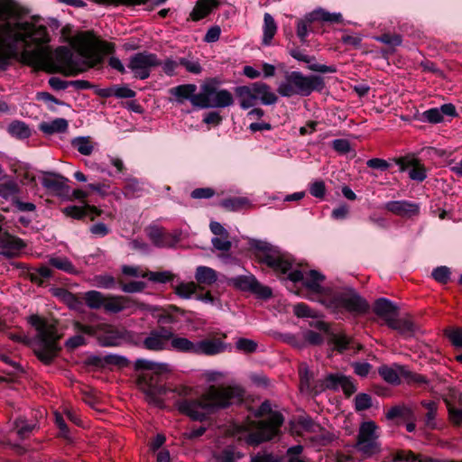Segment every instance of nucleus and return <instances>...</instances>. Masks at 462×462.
Masks as SVG:
<instances>
[{
    "label": "nucleus",
    "mask_w": 462,
    "mask_h": 462,
    "mask_svg": "<svg viewBox=\"0 0 462 462\" xmlns=\"http://www.w3.org/2000/svg\"><path fill=\"white\" fill-rule=\"evenodd\" d=\"M19 11L14 3L0 2V70L10 65L20 46L23 47L22 57L30 64L40 63L44 56L42 46L49 42L47 28L36 25L28 21L11 23V19H18Z\"/></svg>",
    "instance_id": "obj_1"
},
{
    "label": "nucleus",
    "mask_w": 462,
    "mask_h": 462,
    "mask_svg": "<svg viewBox=\"0 0 462 462\" xmlns=\"http://www.w3.org/2000/svg\"><path fill=\"white\" fill-rule=\"evenodd\" d=\"M143 348L160 352L173 350L179 353L202 356H216L230 351L232 346L221 337H205L193 341L173 333L166 327L152 329L142 342Z\"/></svg>",
    "instance_id": "obj_2"
},
{
    "label": "nucleus",
    "mask_w": 462,
    "mask_h": 462,
    "mask_svg": "<svg viewBox=\"0 0 462 462\" xmlns=\"http://www.w3.org/2000/svg\"><path fill=\"white\" fill-rule=\"evenodd\" d=\"M254 247L257 250L258 260L276 273H288L290 281L294 282H302L303 285L311 293L321 294L323 292L324 288L321 283L325 276L315 270L306 273L300 270L291 271L293 262L291 255L267 242L256 241Z\"/></svg>",
    "instance_id": "obj_3"
},
{
    "label": "nucleus",
    "mask_w": 462,
    "mask_h": 462,
    "mask_svg": "<svg viewBox=\"0 0 462 462\" xmlns=\"http://www.w3.org/2000/svg\"><path fill=\"white\" fill-rule=\"evenodd\" d=\"M244 390L239 385L209 386L198 400H182L178 410L193 420H204L216 410L226 408L242 401Z\"/></svg>",
    "instance_id": "obj_4"
},
{
    "label": "nucleus",
    "mask_w": 462,
    "mask_h": 462,
    "mask_svg": "<svg viewBox=\"0 0 462 462\" xmlns=\"http://www.w3.org/2000/svg\"><path fill=\"white\" fill-rule=\"evenodd\" d=\"M325 87L322 77L304 75L300 71L286 72L279 84L277 92L283 97L293 96L309 97L313 91L320 92Z\"/></svg>",
    "instance_id": "obj_5"
},
{
    "label": "nucleus",
    "mask_w": 462,
    "mask_h": 462,
    "mask_svg": "<svg viewBox=\"0 0 462 462\" xmlns=\"http://www.w3.org/2000/svg\"><path fill=\"white\" fill-rule=\"evenodd\" d=\"M134 368L144 371L138 377V384L147 396L154 398L166 393V387L160 383V376L171 372L169 364L137 359L134 362Z\"/></svg>",
    "instance_id": "obj_6"
},
{
    "label": "nucleus",
    "mask_w": 462,
    "mask_h": 462,
    "mask_svg": "<svg viewBox=\"0 0 462 462\" xmlns=\"http://www.w3.org/2000/svg\"><path fill=\"white\" fill-rule=\"evenodd\" d=\"M28 322L37 331L38 348L35 349L37 356L42 360L51 361L56 354L59 338L55 326L36 314L29 316Z\"/></svg>",
    "instance_id": "obj_7"
},
{
    "label": "nucleus",
    "mask_w": 462,
    "mask_h": 462,
    "mask_svg": "<svg viewBox=\"0 0 462 462\" xmlns=\"http://www.w3.org/2000/svg\"><path fill=\"white\" fill-rule=\"evenodd\" d=\"M235 94L240 107L244 110L254 107L258 100L265 106L273 105L278 100L271 87L263 82H254L249 86L236 87Z\"/></svg>",
    "instance_id": "obj_8"
},
{
    "label": "nucleus",
    "mask_w": 462,
    "mask_h": 462,
    "mask_svg": "<svg viewBox=\"0 0 462 462\" xmlns=\"http://www.w3.org/2000/svg\"><path fill=\"white\" fill-rule=\"evenodd\" d=\"M255 415L262 417L268 415V419L259 421L257 431L250 434L247 439L249 444H260L274 438L283 423V417L279 411H273L269 402H263L257 409Z\"/></svg>",
    "instance_id": "obj_9"
},
{
    "label": "nucleus",
    "mask_w": 462,
    "mask_h": 462,
    "mask_svg": "<svg viewBox=\"0 0 462 462\" xmlns=\"http://www.w3.org/2000/svg\"><path fill=\"white\" fill-rule=\"evenodd\" d=\"M380 436L379 427L374 421H363L357 432L355 444L356 450L364 458H372L379 455L382 451Z\"/></svg>",
    "instance_id": "obj_10"
},
{
    "label": "nucleus",
    "mask_w": 462,
    "mask_h": 462,
    "mask_svg": "<svg viewBox=\"0 0 462 462\" xmlns=\"http://www.w3.org/2000/svg\"><path fill=\"white\" fill-rule=\"evenodd\" d=\"M217 79H208L200 87V100L198 108H225L234 104L232 93L225 88H218Z\"/></svg>",
    "instance_id": "obj_11"
},
{
    "label": "nucleus",
    "mask_w": 462,
    "mask_h": 462,
    "mask_svg": "<svg viewBox=\"0 0 462 462\" xmlns=\"http://www.w3.org/2000/svg\"><path fill=\"white\" fill-rule=\"evenodd\" d=\"M314 22L330 24L343 23L344 18L341 13H330L322 7H317L311 12L305 14L302 18L298 19L296 22V34L301 43H306L309 33L311 31V24Z\"/></svg>",
    "instance_id": "obj_12"
},
{
    "label": "nucleus",
    "mask_w": 462,
    "mask_h": 462,
    "mask_svg": "<svg viewBox=\"0 0 462 462\" xmlns=\"http://www.w3.org/2000/svg\"><path fill=\"white\" fill-rule=\"evenodd\" d=\"M328 307L334 311L346 310L354 314L365 313L369 304L352 289L336 293L328 301Z\"/></svg>",
    "instance_id": "obj_13"
},
{
    "label": "nucleus",
    "mask_w": 462,
    "mask_h": 462,
    "mask_svg": "<svg viewBox=\"0 0 462 462\" xmlns=\"http://www.w3.org/2000/svg\"><path fill=\"white\" fill-rule=\"evenodd\" d=\"M378 373L386 383L391 384H400L402 378L410 384L429 385V381L424 375L411 372L406 365L398 364L391 366L382 365L378 368Z\"/></svg>",
    "instance_id": "obj_14"
},
{
    "label": "nucleus",
    "mask_w": 462,
    "mask_h": 462,
    "mask_svg": "<svg viewBox=\"0 0 462 462\" xmlns=\"http://www.w3.org/2000/svg\"><path fill=\"white\" fill-rule=\"evenodd\" d=\"M161 66V60L154 53L140 51L129 58L128 69L134 77L139 79H146L150 77L153 68Z\"/></svg>",
    "instance_id": "obj_15"
},
{
    "label": "nucleus",
    "mask_w": 462,
    "mask_h": 462,
    "mask_svg": "<svg viewBox=\"0 0 462 462\" xmlns=\"http://www.w3.org/2000/svg\"><path fill=\"white\" fill-rule=\"evenodd\" d=\"M231 283L243 291L255 294L259 299L267 300L272 296V290L267 286L262 285L252 274L234 277L231 280Z\"/></svg>",
    "instance_id": "obj_16"
},
{
    "label": "nucleus",
    "mask_w": 462,
    "mask_h": 462,
    "mask_svg": "<svg viewBox=\"0 0 462 462\" xmlns=\"http://www.w3.org/2000/svg\"><path fill=\"white\" fill-rule=\"evenodd\" d=\"M401 171L409 170V177L412 180L422 182L427 178L425 167L420 164L417 158L411 155L398 158L395 161Z\"/></svg>",
    "instance_id": "obj_17"
},
{
    "label": "nucleus",
    "mask_w": 462,
    "mask_h": 462,
    "mask_svg": "<svg viewBox=\"0 0 462 462\" xmlns=\"http://www.w3.org/2000/svg\"><path fill=\"white\" fill-rule=\"evenodd\" d=\"M140 305L134 299L126 296L110 295L106 297L104 310L108 313H119L121 311L131 310H136Z\"/></svg>",
    "instance_id": "obj_18"
},
{
    "label": "nucleus",
    "mask_w": 462,
    "mask_h": 462,
    "mask_svg": "<svg viewBox=\"0 0 462 462\" xmlns=\"http://www.w3.org/2000/svg\"><path fill=\"white\" fill-rule=\"evenodd\" d=\"M197 86L195 84H183L170 89V94L174 97L176 102L182 104L189 100L194 107H198L200 93L197 94Z\"/></svg>",
    "instance_id": "obj_19"
},
{
    "label": "nucleus",
    "mask_w": 462,
    "mask_h": 462,
    "mask_svg": "<svg viewBox=\"0 0 462 462\" xmlns=\"http://www.w3.org/2000/svg\"><path fill=\"white\" fill-rule=\"evenodd\" d=\"M383 208L394 215L411 217L420 213V205L408 200H392L384 204Z\"/></svg>",
    "instance_id": "obj_20"
},
{
    "label": "nucleus",
    "mask_w": 462,
    "mask_h": 462,
    "mask_svg": "<svg viewBox=\"0 0 462 462\" xmlns=\"http://www.w3.org/2000/svg\"><path fill=\"white\" fill-rule=\"evenodd\" d=\"M345 375L341 374H328L322 380L318 381L313 386L314 394H319L326 390L338 391L342 385Z\"/></svg>",
    "instance_id": "obj_21"
},
{
    "label": "nucleus",
    "mask_w": 462,
    "mask_h": 462,
    "mask_svg": "<svg viewBox=\"0 0 462 462\" xmlns=\"http://www.w3.org/2000/svg\"><path fill=\"white\" fill-rule=\"evenodd\" d=\"M0 246L3 248L4 255L13 257L25 247V244L21 238L7 235L0 238Z\"/></svg>",
    "instance_id": "obj_22"
},
{
    "label": "nucleus",
    "mask_w": 462,
    "mask_h": 462,
    "mask_svg": "<svg viewBox=\"0 0 462 462\" xmlns=\"http://www.w3.org/2000/svg\"><path fill=\"white\" fill-rule=\"evenodd\" d=\"M68 181L66 177L53 172H44L41 180L45 189L54 192L63 191L67 188L66 182Z\"/></svg>",
    "instance_id": "obj_23"
},
{
    "label": "nucleus",
    "mask_w": 462,
    "mask_h": 462,
    "mask_svg": "<svg viewBox=\"0 0 462 462\" xmlns=\"http://www.w3.org/2000/svg\"><path fill=\"white\" fill-rule=\"evenodd\" d=\"M374 311L379 317L383 318L388 324L389 319L396 317L397 306L386 298H379L374 302Z\"/></svg>",
    "instance_id": "obj_24"
},
{
    "label": "nucleus",
    "mask_w": 462,
    "mask_h": 462,
    "mask_svg": "<svg viewBox=\"0 0 462 462\" xmlns=\"http://www.w3.org/2000/svg\"><path fill=\"white\" fill-rule=\"evenodd\" d=\"M218 5V0H198L190 13V18L195 22L199 21L208 16Z\"/></svg>",
    "instance_id": "obj_25"
},
{
    "label": "nucleus",
    "mask_w": 462,
    "mask_h": 462,
    "mask_svg": "<svg viewBox=\"0 0 462 462\" xmlns=\"http://www.w3.org/2000/svg\"><path fill=\"white\" fill-rule=\"evenodd\" d=\"M420 405L426 409L424 423L425 426L430 430H435L438 428L437 417L439 410V402L435 401L423 400L420 402Z\"/></svg>",
    "instance_id": "obj_26"
},
{
    "label": "nucleus",
    "mask_w": 462,
    "mask_h": 462,
    "mask_svg": "<svg viewBox=\"0 0 462 462\" xmlns=\"http://www.w3.org/2000/svg\"><path fill=\"white\" fill-rule=\"evenodd\" d=\"M69 127L68 121L64 118H56L51 122H42L40 125V130L45 134H62L67 132Z\"/></svg>",
    "instance_id": "obj_27"
},
{
    "label": "nucleus",
    "mask_w": 462,
    "mask_h": 462,
    "mask_svg": "<svg viewBox=\"0 0 462 462\" xmlns=\"http://www.w3.org/2000/svg\"><path fill=\"white\" fill-rule=\"evenodd\" d=\"M20 193V187L16 180L8 179L0 183V197L5 200L14 201Z\"/></svg>",
    "instance_id": "obj_28"
},
{
    "label": "nucleus",
    "mask_w": 462,
    "mask_h": 462,
    "mask_svg": "<svg viewBox=\"0 0 462 462\" xmlns=\"http://www.w3.org/2000/svg\"><path fill=\"white\" fill-rule=\"evenodd\" d=\"M277 32V24L274 18L268 13L264 14L263 16V44L269 46L272 43L275 33Z\"/></svg>",
    "instance_id": "obj_29"
},
{
    "label": "nucleus",
    "mask_w": 462,
    "mask_h": 462,
    "mask_svg": "<svg viewBox=\"0 0 462 462\" xmlns=\"http://www.w3.org/2000/svg\"><path fill=\"white\" fill-rule=\"evenodd\" d=\"M195 279L199 284L211 285L217 280V272L208 266H199L195 272Z\"/></svg>",
    "instance_id": "obj_30"
},
{
    "label": "nucleus",
    "mask_w": 462,
    "mask_h": 462,
    "mask_svg": "<svg viewBox=\"0 0 462 462\" xmlns=\"http://www.w3.org/2000/svg\"><path fill=\"white\" fill-rule=\"evenodd\" d=\"M86 305L92 310L104 308L106 296L98 291H88L83 297Z\"/></svg>",
    "instance_id": "obj_31"
},
{
    "label": "nucleus",
    "mask_w": 462,
    "mask_h": 462,
    "mask_svg": "<svg viewBox=\"0 0 462 462\" xmlns=\"http://www.w3.org/2000/svg\"><path fill=\"white\" fill-rule=\"evenodd\" d=\"M387 325L404 336H411L415 328L414 324L411 320L397 319L395 317L393 319H389Z\"/></svg>",
    "instance_id": "obj_32"
},
{
    "label": "nucleus",
    "mask_w": 462,
    "mask_h": 462,
    "mask_svg": "<svg viewBox=\"0 0 462 462\" xmlns=\"http://www.w3.org/2000/svg\"><path fill=\"white\" fill-rule=\"evenodd\" d=\"M90 284L100 289L110 290L116 286V279L108 273L94 275L90 280Z\"/></svg>",
    "instance_id": "obj_33"
},
{
    "label": "nucleus",
    "mask_w": 462,
    "mask_h": 462,
    "mask_svg": "<svg viewBox=\"0 0 462 462\" xmlns=\"http://www.w3.org/2000/svg\"><path fill=\"white\" fill-rule=\"evenodd\" d=\"M8 132L12 136L18 139H26L31 135V130L28 125L21 121H14L8 126Z\"/></svg>",
    "instance_id": "obj_34"
},
{
    "label": "nucleus",
    "mask_w": 462,
    "mask_h": 462,
    "mask_svg": "<svg viewBox=\"0 0 462 462\" xmlns=\"http://www.w3.org/2000/svg\"><path fill=\"white\" fill-rule=\"evenodd\" d=\"M147 235L150 240L157 246H168L170 245L166 242V235L163 233L162 229L157 226H150L147 228Z\"/></svg>",
    "instance_id": "obj_35"
},
{
    "label": "nucleus",
    "mask_w": 462,
    "mask_h": 462,
    "mask_svg": "<svg viewBox=\"0 0 462 462\" xmlns=\"http://www.w3.org/2000/svg\"><path fill=\"white\" fill-rule=\"evenodd\" d=\"M92 210L96 211L97 208L95 207H90L88 205L84 206H69L63 208V213L75 219H80L83 218L85 216H87L88 211Z\"/></svg>",
    "instance_id": "obj_36"
},
{
    "label": "nucleus",
    "mask_w": 462,
    "mask_h": 462,
    "mask_svg": "<svg viewBox=\"0 0 462 462\" xmlns=\"http://www.w3.org/2000/svg\"><path fill=\"white\" fill-rule=\"evenodd\" d=\"M242 457L243 454L237 451L234 447L227 446L216 456V458L218 462H236Z\"/></svg>",
    "instance_id": "obj_37"
},
{
    "label": "nucleus",
    "mask_w": 462,
    "mask_h": 462,
    "mask_svg": "<svg viewBox=\"0 0 462 462\" xmlns=\"http://www.w3.org/2000/svg\"><path fill=\"white\" fill-rule=\"evenodd\" d=\"M51 266L56 269L64 271L68 273H76L77 270L72 263L67 257H51L49 260Z\"/></svg>",
    "instance_id": "obj_38"
},
{
    "label": "nucleus",
    "mask_w": 462,
    "mask_h": 462,
    "mask_svg": "<svg viewBox=\"0 0 462 462\" xmlns=\"http://www.w3.org/2000/svg\"><path fill=\"white\" fill-rule=\"evenodd\" d=\"M197 285L195 282H180L176 285L174 291L182 299H190L191 296L196 292Z\"/></svg>",
    "instance_id": "obj_39"
},
{
    "label": "nucleus",
    "mask_w": 462,
    "mask_h": 462,
    "mask_svg": "<svg viewBox=\"0 0 462 462\" xmlns=\"http://www.w3.org/2000/svg\"><path fill=\"white\" fill-rule=\"evenodd\" d=\"M72 146L83 155H90L93 152V145L88 137H77L72 141Z\"/></svg>",
    "instance_id": "obj_40"
},
{
    "label": "nucleus",
    "mask_w": 462,
    "mask_h": 462,
    "mask_svg": "<svg viewBox=\"0 0 462 462\" xmlns=\"http://www.w3.org/2000/svg\"><path fill=\"white\" fill-rule=\"evenodd\" d=\"M142 277L148 278L149 281L157 283H166L171 281L174 277L173 273L170 271L163 272H149L143 274Z\"/></svg>",
    "instance_id": "obj_41"
},
{
    "label": "nucleus",
    "mask_w": 462,
    "mask_h": 462,
    "mask_svg": "<svg viewBox=\"0 0 462 462\" xmlns=\"http://www.w3.org/2000/svg\"><path fill=\"white\" fill-rule=\"evenodd\" d=\"M180 65L183 66L189 73L194 75H199L203 70L199 60H195L193 58H180Z\"/></svg>",
    "instance_id": "obj_42"
},
{
    "label": "nucleus",
    "mask_w": 462,
    "mask_h": 462,
    "mask_svg": "<svg viewBox=\"0 0 462 462\" xmlns=\"http://www.w3.org/2000/svg\"><path fill=\"white\" fill-rule=\"evenodd\" d=\"M257 342L253 339L240 337L236 342V348L243 353L251 354L256 351Z\"/></svg>",
    "instance_id": "obj_43"
},
{
    "label": "nucleus",
    "mask_w": 462,
    "mask_h": 462,
    "mask_svg": "<svg viewBox=\"0 0 462 462\" xmlns=\"http://www.w3.org/2000/svg\"><path fill=\"white\" fill-rule=\"evenodd\" d=\"M393 462H431L428 459H422L410 450H401L396 453Z\"/></svg>",
    "instance_id": "obj_44"
},
{
    "label": "nucleus",
    "mask_w": 462,
    "mask_h": 462,
    "mask_svg": "<svg viewBox=\"0 0 462 462\" xmlns=\"http://www.w3.org/2000/svg\"><path fill=\"white\" fill-rule=\"evenodd\" d=\"M329 343L334 346L338 351L342 352L347 349L350 339L342 333L332 334L329 338Z\"/></svg>",
    "instance_id": "obj_45"
},
{
    "label": "nucleus",
    "mask_w": 462,
    "mask_h": 462,
    "mask_svg": "<svg viewBox=\"0 0 462 462\" xmlns=\"http://www.w3.org/2000/svg\"><path fill=\"white\" fill-rule=\"evenodd\" d=\"M303 446L295 445L290 447L286 451L287 462H308L302 456Z\"/></svg>",
    "instance_id": "obj_46"
},
{
    "label": "nucleus",
    "mask_w": 462,
    "mask_h": 462,
    "mask_svg": "<svg viewBox=\"0 0 462 462\" xmlns=\"http://www.w3.org/2000/svg\"><path fill=\"white\" fill-rule=\"evenodd\" d=\"M249 200L246 198L236 197L224 199L221 202L222 207L230 210H238L247 205Z\"/></svg>",
    "instance_id": "obj_47"
},
{
    "label": "nucleus",
    "mask_w": 462,
    "mask_h": 462,
    "mask_svg": "<svg viewBox=\"0 0 462 462\" xmlns=\"http://www.w3.org/2000/svg\"><path fill=\"white\" fill-rule=\"evenodd\" d=\"M450 274H451L450 269L444 265L439 266V267L433 269L432 273H431V275L435 281H437L439 283H443V284H446L449 282Z\"/></svg>",
    "instance_id": "obj_48"
},
{
    "label": "nucleus",
    "mask_w": 462,
    "mask_h": 462,
    "mask_svg": "<svg viewBox=\"0 0 462 462\" xmlns=\"http://www.w3.org/2000/svg\"><path fill=\"white\" fill-rule=\"evenodd\" d=\"M211 243L216 250L221 252H228L232 246L231 242L228 240V234L213 237Z\"/></svg>",
    "instance_id": "obj_49"
},
{
    "label": "nucleus",
    "mask_w": 462,
    "mask_h": 462,
    "mask_svg": "<svg viewBox=\"0 0 462 462\" xmlns=\"http://www.w3.org/2000/svg\"><path fill=\"white\" fill-rule=\"evenodd\" d=\"M422 116L425 122H429L431 124H439L444 120L439 107H434L426 110L425 112H423Z\"/></svg>",
    "instance_id": "obj_50"
},
{
    "label": "nucleus",
    "mask_w": 462,
    "mask_h": 462,
    "mask_svg": "<svg viewBox=\"0 0 462 462\" xmlns=\"http://www.w3.org/2000/svg\"><path fill=\"white\" fill-rule=\"evenodd\" d=\"M447 404L448 418L450 421L456 425L462 424V409H457L450 403V402L445 399Z\"/></svg>",
    "instance_id": "obj_51"
},
{
    "label": "nucleus",
    "mask_w": 462,
    "mask_h": 462,
    "mask_svg": "<svg viewBox=\"0 0 462 462\" xmlns=\"http://www.w3.org/2000/svg\"><path fill=\"white\" fill-rule=\"evenodd\" d=\"M412 412L410 409L403 406H394L392 407L386 413V418L388 420H393L396 418H406L409 415H411Z\"/></svg>",
    "instance_id": "obj_52"
},
{
    "label": "nucleus",
    "mask_w": 462,
    "mask_h": 462,
    "mask_svg": "<svg viewBox=\"0 0 462 462\" xmlns=\"http://www.w3.org/2000/svg\"><path fill=\"white\" fill-rule=\"evenodd\" d=\"M372 406V399L366 393H358L355 397V408L356 411H365Z\"/></svg>",
    "instance_id": "obj_53"
},
{
    "label": "nucleus",
    "mask_w": 462,
    "mask_h": 462,
    "mask_svg": "<svg viewBox=\"0 0 462 462\" xmlns=\"http://www.w3.org/2000/svg\"><path fill=\"white\" fill-rule=\"evenodd\" d=\"M82 55L86 58L87 64L89 67L97 66L103 61V55L100 52L93 50L85 51Z\"/></svg>",
    "instance_id": "obj_54"
},
{
    "label": "nucleus",
    "mask_w": 462,
    "mask_h": 462,
    "mask_svg": "<svg viewBox=\"0 0 462 462\" xmlns=\"http://www.w3.org/2000/svg\"><path fill=\"white\" fill-rule=\"evenodd\" d=\"M310 193L317 199H324L326 194V186L323 180H315L310 185Z\"/></svg>",
    "instance_id": "obj_55"
},
{
    "label": "nucleus",
    "mask_w": 462,
    "mask_h": 462,
    "mask_svg": "<svg viewBox=\"0 0 462 462\" xmlns=\"http://www.w3.org/2000/svg\"><path fill=\"white\" fill-rule=\"evenodd\" d=\"M376 41L391 47L399 46L402 43V37L398 34L384 33L376 37Z\"/></svg>",
    "instance_id": "obj_56"
},
{
    "label": "nucleus",
    "mask_w": 462,
    "mask_h": 462,
    "mask_svg": "<svg viewBox=\"0 0 462 462\" xmlns=\"http://www.w3.org/2000/svg\"><path fill=\"white\" fill-rule=\"evenodd\" d=\"M300 391H310L312 392L313 387H310V374L307 365H302L300 370Z\"/></svg>",
    "instance_id": "obj_57"
},
{
    "label": "nucleus",
    "mask_w": 462,
    "mask_h": 462,
    "mask_svg": "<svg viewBox=\"0 0 462 462\" xmlns=\"http://www.w3.org/2000/svg\"><path fill=\"white\" fill-rule=\"evenodd\" d=\"M145 288V283L140 281L130 282L121 285V290L126 293L140 292Z\"/></svg>",
    "instance_id": "obj_58"
},
{
    "label": "nucleus",
    "mask_w": 462,
    "mask_h": 462,
    "mask_svg": "<svg viewBox=\"0 0 462 462\" xmlns=\"http://www.w3.org/2000/svg\"><path fill=\"white\" fill-rule=\"evenodd\" d=\"M163 72L172 77L176 74V69L180 65V59L178 60H174L172 59H167L162 63L161 62Z\"/></svg>",
    "instance_id": "obj_59"
},
{
    "label": "nucleus",
    "mask_w": 462,
    "mask_h": 462,
    "mask_svg": "<svg viewBox=\"0 0 462 462\" xmlns=\"http://www.w3.org/2000/svg\"><path fill=\"white\" fill-rule=\"evenodd\" d=\"M308 64V69L319 73H335L337 71V69L335 66H328L324 64H319L316 62V60L314 61H310Z\"/></svg>",
    "instance_id": "obj_60"
},
{
    "label": "nucleus",
    "mask_w": 462,
    "mask_h": 462,
    "mask_svg": "<svg viewBox=\"0 0 462 462\" xmlns=\"http://www.w3.org/2000/svg\"><path fill=\"white\" fill-rule=\"evenodd\" d=\"M14 424H15L17 435L22 439H24L25 437H27V435L32 430V429L34 427V426L27 424L23 420H17Z\"/></svg>",
    "instance_id": "obj_61"
},
{
    "label": "nucleus",
    "mask_w": 462,
    "mask_h": 462,
    "mask_svg": "<svg viewBox=\"0 0 462 462\" xmlns=\"http://www.w3.org/2000/svg\"><path fill=\"white\" fill-rule=\"evenodd\" d=\"M215 195V191L211 188H198L192 190L190 196L193 199H210Z\"/></svg>",
    "instance_id": "obj_62"
},
{
    "label": "nucleus",
    "mask_w": 462,
    "mask_h": 462,
    "mask_svg": "<svg viewBox=\"0 0 462 462\" xmlns=\"http://www.w3.org/2000/svg\"><path fill=\"white\" fill-rule=\"evenodd\" d=\"M251 462H281V458L273 454L258 453L252 457Z\"/></svg>",
    "instance_id": "obj_63"
},
{
    "label": "nucleus",
    "mask_w": 462,
    "mask_h": 462,
    "mask_svg": "<svg viewBox=\"0 0 462 462\" xmlns=\"http://www.w3.org/2000/svg\"><path fill=\"white\" fill-rule=\"evenodd\" d=\"M448 337L452 344L457 347L462 348V329L455 328L448 332Z\"/></svg>",
    "instance_id": "obj_64"
}]
</instances>
